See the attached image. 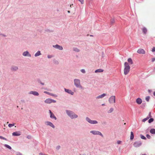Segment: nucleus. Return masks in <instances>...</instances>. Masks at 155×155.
<instances>
[{"mask_svg": "<svg viewBox=\"0 0 155 155\" xmlns=\"http://www.w3.org/2000/svg\"><path fill=\"white\" fill-rule=\"evenodd\" d=\"M124 74L127 75L129 72L130 69V67L128 64L127 62H125L124 64Z\"/></svg>", "mask_w": 155, "mask_h": 155, "instance_id": "1", "label": "nucleus"}, {"mask_svg": "<svg viewBox=\"0 0 155 155\" xmlns=\"http://www.w3.org/2000/svg\"><path fill=\"white\" fill-rule=\"evenodd\" d=\"M66 112L68 115L72 119L76 118L78 117V116L72 111L67 110Z\"/></svg>", "mask_w": 155, "mask_h": 155, "instance_id": "2", "label": "nucleus"}, {"mask_svg": "<svg viewBox=\"0 0 155 155\" xmlns=\"http://www.w3.org/2000/svg\"><path fill=\"white\" fill-rule=\"evenodd\" d=\"M74 84L75 86L77 87L83 89V87L80 84V81L78 79H75L74 80Z\"/></svg>", "mask_w": 155, "mask_h": 155, "instance_id": "3", "label": "nucleus"}, {"mask_svg": "<svg viewBox=\"0 0 155 155\" xmlns=\"http://www.w3.org/2000/svg\"><path fill=\"white\" fill-rule=\"evenodd\" d=\"M86 120L90 124H95L97 123L98 122L96 120H91L88 117H87L86 118Z\"/></svg>", "mask_w": 155, "mask_h": 155, "instance_id": "4", "label": "nucleus"}, {"mask_svg": "<svg viewBox=\"0 0 155 155\" xmlns=\"http://www.w3.org/2000/svg\"><path fill=\"white\" fill-rule=\"evenodd\" d=\"M109 101L110 103H114L115 102V97L114 96H112L110 97L109 100Z\"/></svg>", "mask_w": 155, "mask_h": 155, "instance_id": "5", "label": "nucleus"}, {"mask_svg": "<svg viewBox=\"0 0 155 155\" xmlns=\"http://www.w3.org/2000/svg\"><path fill=\"white\" fill-rule=\"evenodd\" d=\"M45 102L46 104H50L51 103H55L56 102V101L50 98H48L45 101Z\"/></svg>", "mask_w": 155, "mask_h": 155, "instance_id": "6", "label": "nucleus"}, {"mask_svg": "<svg viewBox=\"0 0 155 155\" xmlns=\"http://www.w3.org/2000/svg\"><path fill=\"white\" fill-rule=\"evenodd\" d=\"M90 132L94 135H101L102 137H103V135L99 131H98L93 130L91 131Z\"/></svg>", "mask_w": 155, "mask_h": 155, "instance_id": "7", "label": "nucleus"}, {"mask_svg": "<svg viewBox=\"0 0 155 155\" xmlns=\"http://www.w3.org/2000/svg\"><path fill=\"white\" fill-rule=\"evenodd\" d=\"M141 144L142 143L140 141H137L134 143V147H137L140 146Z\"/></svg>", "mask_w": 155, "mask_h": 155, "instance_id": "8", "label": "nucleus"}, {"mask_svg": "<svg viewBox=\"0 0 155 155\" xmlns=\"http://www.w3.org/2000/svg\"><path fill=\"white\" fill-rule=\"evenodd\" d=\"M137 52L139 54H144L145 53V51L142 49H138L137 51Z\"/></svg>", "mask_w": 155, "mask_h": 155, "instance_id": "9", "label": "nucleus"}, {"mask_svg": "<svg viewBox=\"0 0 155 155\" xmlns=\"http://www.w3.org/2000/svg\"><path fill=\"white\" fill-rule=\"evenodd\" d=\"M12 135L15 136H18L21 135L20 132L19 131H16L12 133Z\"/></svg>", "mask_w": 155, "mask_h": 155, "instance_id": "10", "label": "nucleus"}, {"mask_svg": "<svg viewBox=\"0 0 155 155\" xmlns=\"http://www.w3.org/2000/svg\"><path fill=\"white\" fill-rule=\"evenodd\" d=\"M53 47L60 50H62L63 49L62 47L58 45H53Z\"/></svg>", "mask_w": 155, "mask_h": 155, "instance_id": "11", "label": "nucleus"}, {"mask_svg": "<svg viewBox=\"0 0 155 155\" xmlns=\"http://www.w3.org/2000/svg\"><path fill=\"white\" fill-rule=\"evenodd\" d=\"M29 93V94H33L35 96H38L39 95L38 93L36 91H31Z\"/></svg>", "mask_w": 155, "mask_h": 155, "instance_id": "12", "label": "nucleus"}, {"mask_svg": "<svg viewBox=\"0 0 155 155\" xmlns=\"http://www.w3.org/2000/svg\"><path fill=\"white\" fill-rule=\"evenodd\" d=\"M49 113L50 114V117L52 118H54L55 120H56L57 118L55 116L54 114L51 112V110H49Z\"/></svg>", "mask_w": 155, "mask_h": 155, "instance_id": "13", "label": "nucleus"}, {"mask_svg": "<svg viewBox=\"0 0 155 155\" xmlns=\"http://www.w3.org/2000/svg\"><path fill=\"white\" fill-rule=\"evenodd\" d=\"M151 117V112H150L149 113L148 116H147L146 118H144L142 120V121L143 122H145V121H146L147 120H148L150 117Z\"/></svg>", "mask_w": 155, "mask_h": 155, "instance_id": "14", "label": "nucleus"}, {"mask_svg": "<svg viewBox=\"0 0 155 155\" xmlns=\"http://www.w3.org/2000/svg\"><path fill=\"white\" fill-rule=\"evenodd\" d=\"M106 94L104 93V94H101L100 95H99V96H97L96 97V98L97 99L102 98H103V97H104V96H106Z\"/></svg>", "mask_w": 155, "mask_h": 155, "instance_id": "15", "label": "nucleus"}, {"mask_svg": "<svg viewBox=\"0 0 155 155\" xmlns=\"http://www.w3.org/2000/svg\"><path fill=\"white\" fill-rule=\"evenodd\" d=\"M23 56H27L28 57H31V54H29V52L27 51H25V52H24L23 53Z\"/></svg>", "mask_w": 155, "mask_h": 155, "instance_id": "16", "label": "nucleus"}, {"mask_svg": "<svg viewBox=\"0 0 155 155\" xmlns=\"http://www.w3.org/2000/svg\"><path fill=\"white\" fill-rule=\"evenodd\" d=\"M45 123H46V124H47V125H49L50 126L52 127L53 128H54V125L52 123H51L50 122L47 121V122H46Z\"/></svg>", "mask_w": 155, "mask_h": 155, "instance_id": "17", "label": "nucleus"}, {"mask_svg": "<svg viewBox=\"0 0 155 155\" xmlns=\"http://www.w3.org/2000/svg\"><path fill=\"white\" fill-rule=\"evenodd\" d=\"M64 90L65 92L70 94L72 95H73L74 93L71 90L65 88Z\"/></svg>", "mask_w": 155, "mask_h": 155, "instance_id": "18", "label": "nucleus"}, {"mask_svg": "<svg viewBox=\"0 0 155 155\" xmlns=\"http://www.w3.org/2000/svg\"><path fill=\"white\" fill-rule=\"evenodd\" d=\"M18 69V68L16 66H13L12 67L11 69L12 71H16Z\"/></svg>", "mask_w": 155, "mask_h": 155, "instance_id": "19", "label": "nucleus"}, {"mask_svg": "<svg viewBox=\"0 0 155 155\" xmlns=\"http://www.w3.org/2000/svg\"><path fill=\"white\" fill-rule=\"evenodd\" d=\"M136 101L137 104H140L142 103V101L141 99L138 98L136 99Z\"/></svg>", "mask_w": 155, "mask_h": 155, "instance_id": "20", "label": "nucleus"}, {"mask_svg": "<svg viewBox=\"0 0 155 155\" xmlns=\"http://www.w3.org/2000/svg\"><path fill=\"white\" fill-rule=\"evenodd\" d=\"M103 71V70L101 69H98L96 70L95 71V73H97V72H102Z\"/></svg>", "mask_w": 155, "mask_h": 155, "instance_id": "21", "label": "nucleus"}, {"mask_svg": "<svg viewBox=\"0 0 155 155\" xmlns=\"http://www.w3.org/2000/svg\"><path fill=\"white\" fill-rule=\"evenodd\" d=\"M134 138V135L133 133L132 132H130V139L132 140Z\"/></svg>", "mask_w": 155, "mask_h": 155, "instance_id": "22", "label": "nucleus"}, {"mask_svg": "<svg viewBox=\"0 0 155 155\" xmlns=\"http://www.w3.org/2000/svg\"><path fill=\"white\" fill-rule=\"evenodd\" d=\"M150 132L152 134H155V129H151L150 130Z\"/></svg>", "mask_w": 155, "mask_h": 155, "instance_id": "23", "label": "nucleus"}, {"mask_svg": "<svg viewBox=\"0 0 155 155\" xmlns=\"http://www.w3.org/2000/svg\"><path fill=\"white\" fill-rule=\"evenodd\" d=\"M142 31H143V33L144 34H146L147 33V29L146 28L144 27L142 29Z\"/></svg>", "mask_w": 155, "mask_h": 155, "instance_id": "24", "label": "nucleus"}, {"mask_svg": "<svg viewBox=\"0 0 155 155\" xmlns=\"http://www.w3.org/2000/svg\"><path fill=\"white\" fill-rule=\"evenodd\" d=\"M128 62L130 64H133V62L131 58H129L127 60Z\"/></svg>", "mask_w": 155, "mask_h": 155, "instance_id": "25", "label": "nucleus"}, {"mask_svg": "<svg viewBox=\"0 0 155 155\" xmlns=\"http://www.w3.org/2000/svg\"><path fill=\"white\" fill-rule=\"evenodd\" d=\"M40 52V51H38L35 54V57L38 56L40 55L41 54Z\"/></svg>", "mask_w": 155, "mask_h": 155, "instance_id": "26", "label": "nucleus"}, {"mask_svg": "<svg viewBox=\"0 0 155 155\" xmlns=\"http://www.w3.org/2000/svg\"><path fill=\"white\" fill-rule=\"evenodd\" d=\"M154 120V119L153 118H151L148 120V122L150 123L153 122Z\"/></svg>", "mask_w": 155, "mask_h": 155, "instance_id": "27", "label": "nucleus"}, {"mask_svg": "<svg viewBox=\"0 0 155 155\" xmlns=\"http://www.w3.org/2000/svg\"><path fill=\"white\" fill-rule=\"evenodd\" d=\"M114 110V109L113 108H111L108 111V113H111L113 112Z\"/></svg>", "mask_w": 155, "mask_h": 155, "instance_id": "28", "label": "nucleus"}, {"mask_svg": "<svg viewBox=\"0 0 155 155\" xmlns=\"http://www.w3.org/2000/svg\"><path fill=\"white\" fill-rule=\"evenodd\" d=\"M5 146L6 147H7V148H8L10 149H12L11 147L10 146H9V145H8L5 144Z\"/></svg>", "mask_w": 155, "mask_h": 155, "instance_id": "29", "label": "nucleus"}, {"mask_svg": "<svg viewBox=\"0 0 155 155\" xmlns=\"http://www.w3.org/2000/svg\"><path fill=\"white\" fill-rule=\"evenodd\" d=\"M74 50L75 51L78 52L79 51V50L77 48H74Z\"/></svg>", "mask_w": 155, "mask_h": 155, "instance_id": "30", "label": "nucleus"}, {"mask_svg": "<svg viewBox=\"0 0 155 155\" xmlns=\"http://www.w3.org/2000/svg\"><path fill=\"white\" fill-rule=\"evenodd\" d=\"M14 125V124H8V126L9 127H11Z\"/></svg>", "mask_w": 155, "mask_h": 155, "instance_id": "31", "label": "nucleus"}, {"mask_svg": "<svg viewBox=\"0 0 155 155\" xmlns=\"http://www.w3.org/2000/svg\"><path fill=\"white\" fill-rule=\"evenodd\" d=\"M140 137H141V138L143 139H144V140L146 139V137L145 136H144L142 135H140Z\"/></svg>", "mask_w": 155, "mask_h": 155, "instance_id": "32", "label": "nucleus"}, {"mask_svg": "<svg viewBox=\"0 0 155 155\" xmlns=\"http://www.w3.org/2000/svg\"><path fill=\"white\" fill-rule=\"evenodd\" d=\"M150 98V97L149 96H147L146 98V100L147 101H149Z\"/></svg>", "mask_w": 155, "mask_h": 155, "instance_id": "33", "label": "nucleus"}, {"mask_svg": "<svg viewBox=\"0 0 155 155\" xmlns=\"http://www.w3.org/2000/svg\"><path fill=\"white\" fill-rule=\"evenodd\" d=\"M0 138L1 139H3V140H7V139L6 138H5L2 136H0Z\"/></svg>", "mask_w": 155, "mask_h": 155, "instance_id": "34", "label": "nucleus"}, {"mask_svg": "<svg viewBox=\"0 0 155 155\" xmlns=\"http://www.w3.org/2000/svg\"><path fill=\"white\" fill-rule=\"evenodd\" d=\"M81 3V4H84V0H78Z\"/></svg>", "mask_w": 155, "mask_h": 155, "instance_id": "35", "label": "nucleus"}, {"mask_svg": "<svg viewBox=\"0 0 155 155\" xmlns=\"http://www.w3.org/2000/svg\"><path fill=\"white\" fill-rule=\"evenodd\" d=\"M81 71L83 73H84L85 72V70L83 69H81Z\"/></svg>", "mask_w": 155, "mask_h": 155, "instance_id": "36", "label": "nucleus"}, {"mask_svg": "<svg viewBox=\"0 0 155 155\" xmlns=\"http://www.w3.org/2000/svg\"><path fill=\"white\" fill-rule=\"evenodd\" d=\"M50 95H51V96H54V97H57V95H56L55 94H51V93H50Z\"/></svg>", "mask_w": 155, "mask_h": 155, "instance_id": "37", "label": "nucleus"}, {"mask_svg": "<svg viewBox=\"0 0 155 155\" xmlns=\"http://www.w3.org/2000/svg\"><path fill=\"white\" fill-rule=\"evenodd\" d=\"M146 137L148 139H150V138L151 137L150 136L149 134H147L146 135Z\"/></svg>", "mask_w": 155, "mask_h": 155, "instance_id": "38", "label": "nucleus"}, {"mask_svg": "<svg viewBox=\"0 0 155 155\" xmlns=\"http://www.w3.org/2000/svg\"><path fill=\"white\" fill-rule=\"evenodd\" d=\"M121 142V141L120 140H118L117 141V143L118 144H120Z\"/></svg>", "mask_w": 155, "mask_h": 155, "instance_id": "39", "label": "nucleus"}, {"mask_svg": "<svg viewBox=\"0 0 155 155\" xmlns=\"http://www.w3.org/2000/svg\"><path fill=\"white\" fill-rule=\"evenodd\" d=\"M152 51L153 52L155 51V47H154L153 48Z\"/></svg>", "mask_w": 155, "mask_h": 155, "instance_id": "40", "label": "nucleus"}, {"mask_svg": "<svg viewBox=\"0 0 155 155\" xmlns=\"http://www.w3.org/2000/svg\"><path fill=\"white\" fill-rule=\"evenodd\" d=\"M44 93H46V94H49V95H50V93L49 92H47V91H44Z\"/></svg>", "mask_w": 155, "mask_h": 155, "instance_id": "41", "label": "nucleus"}, {"mask_svg": "<svg viewBox=\"0 0 155 155\" xmlns=\"http://www.w3.org/2000/svg\"><path fill=\"white\" fill-rule=\"evenodd\" d=\"M155 61V58H152V62H153Z\"/></svg>", "mask_w": 155, "mask_h": 155, "instance_id": "42", "label": "nucleus"}, {"mask_svg": "<svg viewBox=\"0 0 155 155\" xmlns=\"http://www.w3.org/2000/svg\"><path fill=\"white\" fill-rule=\"evenodd\" d=\"M111 22L112 23H114V20H113L111 21Z\"/></svg>", "mask_w": 155, "mask_h": 155, "instance_id": "43", "label": "nucleus"}, {"mask_svg": "<svg viewBox=\"0 0 155 155\" xmlns=\"http://www.w3.org/2000/svg\"><path fill=\"white\" fill-rule=\"evenodd\" d=\"M51 56L50 55H48V58H51Z\"/></svg>", "mask_w": 155, "mask_h": 155, "instance_id": "44", "label": "nucleus"}, {"mask_svg": "<svg viewBox=\"0 0 155 155\" xmlns=\"http://www.w3.org/2000/svg\"><path fill=\"white\" fill-rule=\"evenodd\" d=\"M153 95L155 96V91L153 93Z\"/></svg>", "mask_w": 155, "mask_h": 155, "instance_id": "45", "label": "nucleus"}, {"mask_svg": "<svg viewBox=\"0 0 155 155\" xmlns=\"http://www.w3.org/2000/svg\"><path fill=\"white\" fill-rule=\"evenodd\" d=\"M68 13H70V11H68Z\"/></svg>", "mask_w": 155, "mask_h": 155, "instance_id": "46", "label": "nucleus"}, {"mask_svg": "<svg viewBox=\"0 0 155 155\" xmlns=\"http://www.w3.org/2000/svg\"><path fill=\"white\" fill-rule=\"evenodd\" d=\"M104 105H105V104H102V106H104Z\"/></svg>", "mask_w": 155, "mask_h": 155, "instance_id": "47", "label": "nucleus"}, {"mask_svg": "<svg viewBox=\"0 0 155 155\" xmlns=\"http://www.w3.org/2000/svg\"><path fill=\"white\" fill-rule=\"evenodd\" d=\"M73 5V4H72V5H70V7H71V6H72V5Z\"/></svg>", "mask_w": 155, "mask_h": 155, "instance_id": "48", "label": "nucleus"}, {"mask_svg": "<svg viewBox=\"0 0 155 155\" xmlns=\"http://www.w3.org/2000/svg\"><path fill=\"white\" fill-rule=\"evenodd\" d=\"M41 84H43V85H44V84L43 83H41Z\"/></svg>", "mask_w": 155, "mask_h": 155, "instance_id": "49", "label": "nucleus"}, {"mask_svg": "<svg viewBox=\"0 0 155 155\" xmlns=\"http://www.w3.org/2000/svg\"><path fill=\"white\" fill-rule=\"evenodd\" d=\"M141 155H146V154H142Z\"/></svg>", "mask_w": 155, "mask_h": 155, "instance_id": "50", "label": "nucleus"}, {"mask_svg": "<svg viewBox=\"0 0 155 155\" xmlns=\"http://www.w3.org/2000/svg\"><path fill=\"white\" fill-rule=\"evenodd\" d=\"M126 124V123H124V124Z\"/></svg>", "mask_w": 155, "mask_h": 155, "instance_id": "51", "label": "nucleus"}, {"mask_svg": "<svg viewBox=\"0 0 155 155\" xmlns=\"http://www.w3.org/2000/svg\"><path fill=\"white\" fill-rule=\"evenodd\" d=\"M154 69L155 70V68H154Z\"/></svg>", "mask_w": 155, "mask_h": 155, "instance_id": "52", "label": "nucleus"}]
</instances>
